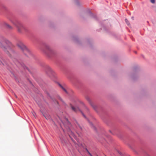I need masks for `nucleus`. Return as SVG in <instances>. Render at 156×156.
<instances>
[{"instance_id": "nucleus-8", "label": "nucleus", "mask_w": 156, "mask_h": 156, "mask_svg": "<svg viewBox=\"0 0 156 156\" xmlns=\"http://www.w3.org/2000/svg\"><path fill=\"white\" fill-rule=\"evenodd\" d=\"M71 108L75 112H77L78 111H80L79 108H75L73 106H72V105H71Z\"/></svg>"}, {"instance_id": "nucleus-14", "label": "nucleus", "mask_w": 156, "mask_h": 156, "mask_svg": "<svg viewBox=\"0 0 156 156\" xmlns=\"http://www.w3.org/2000/svg\"><path fill=\"white\" fill-rule=\"evenodd\" d=\"M125 21L128 25H129V23L127 19H125Z\"/></svg>"}, {"instance_id": "nucleus-10", "label": "nucleus", "mask_w": 156, "mask_h": 156, "mask_svg": "<svg viewBox=\"0 0 156 156\" xmlns=\"http://www.w3.org/2000/svg\"><path fill=\"white\" fill-rule=\"evenodd\" d=\"M68 134H69V136L70 137H71V136H72L73 137H75V136H74V133L70 130H69L68 131Z\"/></svg>"}, {"instance_id": "nucleus-23", "label": "nucleus", "mask_w": 156, "mask_h": 156, "mask_svg": "<svg viewBox=\"0 0 156 156\" xmlns=\"http://www.w3.org/2000/svg\"><path fill=\"white\" fill-rule=\"evenodd\" d=\"M87 152L89 154V153H90V152L89 151H88V152Z\"/></svg>"}, {"instance_id": "nucleus-11", "label": "nucleus", "mask_w": 156, "mask_h": 156, "mask_svg": "<svg viewBox=\"0 0 156 156\" xmlns=\"http://www.w3.org/2000/svg\"><path fill=\"white\" fill-rule=\"evenodd\" d=\"M76 127L78 129H79L81 130H82V127L77 122H76V124H75Z\"/></svg>"}, {"instance_id": "nucleus-7", "label": "nucleus", "mask_w": 156, "mask_h": 156, "mask_svg": "<svg viewBox=\"0 0 156 156\" xmlns=\"http://www.w3.org/2000/svg\"><path fill=\"white\" fill-rule=\"evenodd\" d=\"M87 13L91 17L95 19H97V16L95 14H93L90 10H88L87 11Z\"/></svg>"}, {"instance_id": "nucleus-2", "label": "nucleus", "mask_w": 156, "mask_h": 156, "mask_svg": "<svg viewBox=\"0 0 156 156\" xmlns=\"http://www.w3.org/2000/svg\"><path fill=\"white\" fill-rule=\"evenodd\" d=\"M40 49L48 57H56L58 56L57 52L51 48L49 45L44 41L39 43Z\"/></svg>"}, {"instance_id": "nucleus-1", "label": "nucleus", "mask_w": 156, "mask_h": 156, "mask_svg": "<svg viewBox=\"0 0 156 156\" xmlns=\"http://www.w3.org/2000/svg\"><path fill=\"white\" fill-rule=\"evenodd\" d=\"M2 42H5L7 45L6 48L3 45L2 43L0 41V47L6 53H8L9 57H19L20 54L17 52L15 49L14 46L6 39L2 37Z\"/></svg>"}, {"instance_id": "nucleus-25", "label": "nucleus", "mask_w": 156, "mask_h": 156, "mask_svg": "<svg viewBox=\"0 0 156 156\" xmlns=\"http://www.w3.org/2000/svg\"><path fill=\"white\" fill-rule=\"evenodd\" d=\"M45 117L46 118V119H48V118H47L45 116Z\"/></svg>"}, {"instance_id": "nucleus-21", "label": "nucleus", "mask_w": 156, "mask_h": 156, "mask_svg": "<svg viewBox=\"0 0 156 156\" xmlns=\"http://www.w3.org/2000/svg\"><path fill=\"white\" fill-rule=\"evenodd\" d=\"M90 156H93L92 155L90 154V153H89V154Z\"/></svg>"}, {"instance_id": "nucleus-19", "label": "nucleus", "mask_w": 156, "mask_h": 156, "mask_svg": "<svg viewBox=\"0 0 156 156\" xmlns=\"http://www.w3.org/2000/svg\"><path fill=\"white\" fill-rule=\"evenodd\" d=\"M90 156H93L92 155L90 154V153H89V154Z\"/></svg>"}, {"instance_id": "nucleus-13", "label": "nucleus", "mask_w": 156, "mask_h": 156, "mask_svg": "<svg viewBox=\"0 0 156 156\" xmlns=\"http://www.w3.org/2000/svg\"><path fill=\"white\" fill-rule=\"evenodd\" d=\"M75 2L77 5H79V0H75Z\"/></svg>"}, {"instance_id": "nucleus-12", "label": "nucleus", "mask_w": 156, "mask_h": 156, "mask_svg": "<svg viewBox=\"0 0 156 156\" xmlns=\"http://www.w3.org/2000/svg\"><path fill=\"white\" fill-rule=\"evenodd\" d=\"M0 9H1L2 10H5L7 9L5 6L3 5H1L0 6Z\"/></svg>"}, {"instance_id": "nucleus-18", "label": "nucleus", "mask_w": 156, "mask_h": 156, "mask_svg": "<svg viewBox=\"0 0 156 156\" xmlns=\"http://www.w3.org/2000/svg\"><path fill=\"white\" fill-rule=\"evenodd\" d=\"M141 57H142V58H144V55H141Z\"/></svg>"}, {"instance_id": "nucleus-9", "label": "nucleus", "mask_w": 156, "mask_h": 156, "mask_svg": "<svg viewBox=\"0 0 156 156\" xmlns=\"http://www.w3.org/2000/svg\"><path fill=\"white\" fill-rule=\"evenodd\" d=\"M86 99L91 104V105L93 107V108L95 109V105H94L92 104L90 102V99L89 97H87Z\"/></svg>"}, {"instance_id": "nucleus-17", "label": "nucleus", "mask_w": 156, "mask_h": 156, "mask_svg": "<svg viewBox=\"0 0 156 156\" xmlns=\"http://www.w3.org/2000/svg\"><path fill=\"white\" fill-rule=\"evenodd\" d=\"M81 113H82V114H83V117H85V118H86V117L85 116V115L83 113H82V112H81Z\"/></svg>"}, {"instance_id": "nucleus-24", "label": "nucleus", "mask_w": 156, "mask_h": 156, "mask_svg": "<svg viewBox=\"0 0 156 156\" xmlns=\"http://www.w3.org/2000/svg\"><path fill=\"white\" fill-rule=\"evenodd\" d=\"M102 26H103V27H104V26L103 25V24H101Z\"/></svg>"}, {"instance_id": "nucleus-4", "label": "nucleus", "mask_w": 156, "mask_h": 156, "mask_svg": "<svg viewBox=\"0 0 156 156\" xmlns=\"http://www.w3.org/2000/svg\"><path fill=\"white\" fill-rule=\"evenodd\" d=\"M17 46L23 51L27 57L34 58L35 55L21 41H19L17 43Z\"/></svg>"}, {"instance_id": "nucleus-20", "label": "nucleus", "mask_w": 156, "mask_h": 156, "mask_svg": "<svg viewBox=\"0 0 156 156\" xmlns=\"http://www.w3.org/2000/svg\"><path fill=\"white\" fill-rule=\"evenodd\" d=\"M90 156H93L92 155L90 154V153H89V154Z\"/></svg>"}, {"instance_id": "nucleus-15", "label": "nucleus", "mask_w": 156, "mask_h": 156, "mask_svg": "<svg viewBox=\"0 0 156 156\" xmlns=\"http://www.w3.org/2000/svg\"><path fill=\"white\" fill-rule=\"evenodd\" d=\"M61 87H62V89L65 92H66V93H67V91H66V89L64 88L63 87H62V86H61Z\"/></svg>"}, {"instance_id": "nucleus-22", "label": "nucleus", "mask_w": 156, "mask_h": 156, "mask_svg": "<svg viewBox=\"0 0 156 156\" xmlns=\"http://www.w3.org/2000/svg\"><path fill=\"white\" fill-rule=\"evenodd\" d=\"M86 150L87 152H88V151H89L87 148H86Z\"/></svg>"}, {"instance_id": "nucleus-6", "label": "nucleus", "mask_w": 156, "mask_h": 156, "mask_svg": "<svg viewBox=\"0 0 156 156\" xmlns=\"http://www.w3.org/2000/svg\"><path fill=\"white\" fill-rule=\"evenodd\" d=\"M4 26L5 27L9 30H11L13 29L12 27L6 23L5 22L4 23Z\"/></svg>"}, {"instance_id": "nucleus-5", "label": "nucleus", "mask_w": 156, "mask_h": 156, "mask_svg": "<svg viewBox=\"0 0 156 156\" xmlns=\"http://www.w3.org/2000/svg\"><path fill=\"white\" fill-rule=\"evenodd\" d=\"M45 72L47 75L50 77L53 76L55 74L54 71L49 66L47 67Z\"/></svg>"}, {"instance_id": "nucleus-3", "label": "nucleus", "mask_w": 156, "mask_h": 156, "mask_svg": "<svg viewBox=\"0 0 156 156\" xmlns=\"http://www.w3.org/2000/svg\"><path fill=\"white\" fill-rule=\"evenodd\" d=\"M7 17L15 25L19 33L23 34L24 32H28L27 28L24 26L12 13H9Z\"/></svg>"}, {"instance_id": "nucleus-26", "label": "nucleus", "mask_w": 156, "mask_h": 156, "mask_svg": "<svg viewBox=\"0 0 156 156\" xmlns=\"http://www.w3.org/2000/svg\"><path fill=\"white\" fill-rule=\"evenodd\" d=\"M60 100H62L60 98Z\"/></svg>"}, {"instance_id": "nucleus-16", "label": "nucleus", "mask_w": 156, "mask_h": 156, "mask_svg": "<svg viewBox=\"0 0 156 156\" xmlns=\"http://www.w3.org/2000/svg\"><path fill=\"white\" fill-rule=\"evenodd\" d=\"M155 0H150L151 2L153 4L154 3H155Z\"/></svg>"}]
</instances>
